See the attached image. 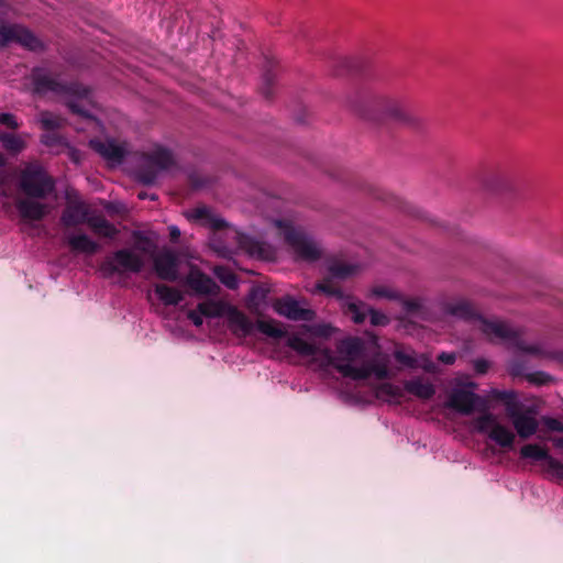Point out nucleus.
<instances>
[{
  "label": "nucleus",
  "instance_id": "f257e3e1",
  "mask_svg": "<svg viewBox=\"0 0 563 563\" xmlns=\"http://www.w3.org/2000/svg\"><path fill=\"white\" fill-rule=\"evenodd\" d=\"M349 104L354 112L366 120H387L411 129H418L421 125V119L409 111L405 102L395 96L356 92L350 98Z\"/></svg>",
  "mask_w": 563,
  "mask_h": 563
},
{
  "label": "nucleus",
  "instance_id": "f03ea898",
  "mask_svg": "<svg viewBox=\"0 0 563 563\" xmlns=\"http://www.w3.org/2000/svg\"><path fill=\"white\" fill-rule=\"evenodd\" d=\"M287 346L301 356H312L321 367L333 366L344 377H349L355 380L367 379L372 375L378 379H385L389 375L387 365L383 363L374 362L361 367H356L350 362H336L335 357L332 355L331 350L321 349L320 346L307 342L298 335L289 336Z\"/></svg>",
  "mask_w": 563,
  "mask_h": 563
},
{
  "label": "nucleus",
  "instance_id": "7ed1b4c3",
  "mask_svg": "<svg viewBox=\"0 0 563 563\" xmlns=\"http://www.w3.org/2000/svg\"><path fill=\"white\" fill-rule=\"evenodd\" d=\"M225 318L228 328L231 331V333L240 339H244L251 335L255 327L261 333L265 334L268 338H287L286 342L288 341L289 336L294 335H288L287 331L282 327V324L275 320H258L256 323H254L244 312L239 310L233 305H230V307L228 308Z\"/></svg>",
  "mask_w": 563,
  "mask_h": 563
},
{
  "label": "nucleus",
  "instance_id": "20e7f679",
  "mask_svg": "<svg viewBox=\"0 0 563 563\" xmlns=\"http://www.w3.org/2000/svg\"><path fill=\"white\" fill-rule=\"evenodd\" d=\"M32 91L37 96H75L79 98L88 97L89 89L79 82L63 81L53 76L52 73L43 67H35L31 73Z\"/></svg>",
  "mask_w": 563,
  "mask_h": 563
},
{
  "label": "nucleus",
  "instance_id": "39448f33",
  "mask_svg": "<svg viewBox=\"0 0 563 563\" xmlns=\"http://www.w3.org/2000/svg\"><path fill=\"white\" fill-rule=\"evenodd\" d=\"M145 266L143 256L131 249H119L108 256L99 265V271L104 278L140 274Z\"/></svg>",
  "mask_w": 563,
  "mask_h": 563
},
{
  "label": "nucleus",
  "instance_id": "423d86ee",
  "mask_svg": "<svg viewBox=\"0 0 563 563\" xmlns=\"http://www.w3.org/2000/svg\"><path fill=\"white\" fill-rule=\"evenodd\" d=\"M174 163V156L169 150L157 147L142 155L135 170V177L143 185H153L159 173L172 167Z\"/></svg>",
  "mask_w": 563,
  "mask_h": 563
},
{
  "label": "nucleus",
  "instance_id": "0eeeda50",
  "mask_svg": "<svg viewBox=\"0 0 563 563\" xmlns=\"http://www.w3.org/2000/svg\"><path fill=\"white\" fill-rule=\"evenodd\" d=\"M21 190L30 199H45L55 191V180L43 168H26L21 174Z\"/></svg>",
  "mask_w": 563,
  "mask_h": 563
},
{
  "label": "nucleus",
  "instance_id": "6e6552de",
  "mask_svg": "<svg viewBox=\"0 0 563 563\" xmlns=\"http://www.w3.org/2000/svg\"><path fill=\"white\" fill-rule=\"evenodd\" d=\"M481 330L487 336L496 338L505 341H509L512 343L519 351L539 355L541 350L537 345H529L523 342L520 335L511 329L507 323L499 320H488L485 318H481Z\"/></svg>",
  "mask_w": 563,
  "mask_h": 563
},
{
  "label": "nucleus",
  "instance_id": "1a4fd4ad",
  "mask_svg": "<svg viewBox=\"0 0 563 563\" xmlns=\"http://www.w3.org/2000/svg\"><path fill=\"white\" fill-rule=\"evenodd\" d=\"M475 428L504 449H512L516 435L507 427L499 423L496 417L487 411L475 419Z\"/></svg>",
  "mask_w": 563,
  "mask_h": 563
},
{
  "label": "nucleus",
  "instance_id": "9d476101",
  "mask_svg": "<svg viewBox=\"0 0 563 563\" xmlns=\"http://www.w3.org/2000/svg\"><path fill=\"white\" fill-rule=\"evenodd\" d=\"M445 406L465 416L472 415L475 410L487 412L486 400L465 388H453Z\"/></svg>",
  "mask_w": 563,
  "mask_h": 563
},
{
  "label": "nucleus",
  "instance_id": "9b49d317",
  "mask_svg": "<svg viewBox=\"0 0 563 563\" xmlns=\"http://www.w3.org/2000/svg\"><path fill=\"white\" fill-rule=\"evenodd\" d=\"M285 241L301 260L313 262L319 260L321 256V253L313 241L309 239L302 231L292 227L286 228Z\"/></svg>",
  "mask_w": 563,
  "mask_h": 563
},
{
  "label": "nucleus",
  "instance_id": "f8f14e48",
  "mask_svg": "<svg viewBox=\"0 0 563 563\" xmlns=\"http://www.w3.org/2000/svg\"><path fill=\"white\" fill-rule=\"evenodd\" d=\"M356 267L345 263H332L329 268V276L317 285V288L339 299L344 298L343 290L334 283V279L343 280L355 273Z\"/></svg>",
  "mask_w": 563,
  "mask_h": 563
},
{
  "label": "nucleus",
  "instance_id": "ddd939ff",
  "mask_svg": "<svg viewBox=\"0 0 563 563\" xmlns=\"http://www.w3.org/2000/svg\"><path fill=\"white\" fill-rule=\"evenodd\" d=\"M179 258L172 250H164L153 260V267L157 277L165 282H177L179 278Z\"/></svg>",
  "mask_w": 563,
  "mask_h": 563
},
{
  "label": "nucleus",
  "instance_id": "4468645a",
  "mask_svg": "<svg viewBox=\"0 0 563 563\" xmlns=\"http://www.w3.org/2000/svg\"><path fill=\"white\" fill-rule=\"evenodd\" d=\"M507 417L521 439H529L538 431L539 422L530 408H525V406L517 410L509 408Z\"/></svg>",
  "mask_w": 563,
  "mask_h": 563
},
{
  "label": "nucleus",
  "instance_id": "2eb2a0df",
  "mask_svg": "<svg viewBox=\"0 0 563 563\" xmlns=\"http://www.w3.org/2000/svg\"><path fill=\"white\" fill-rule=\"evenodd\" d=\"M274 310L279 316L294 321H312L316 318L312 309L300 307L299 302L289 296L277 299Z\"/></svg>",
  "mask_w": 563,
  "mask_h": 563
},
{
  "label": "nucleus",
  "instance_id": "dca6fc26",
  "mask_svg": "<svg viewBox=\"0 0 563 563\" xmlns=\"http://www.w3.org/2000/svg\"><path fill=\"white\" fill-rule=\"evenodd\" d=\"M346 306L352 320L357 324L363 323L367 314L369 316L372 325L380 327L386 325L389 322L386 314L373 308H367L364 302L347 301Z\"/></svg>",
  "mask_w": 563,
  "mask_h": 563
},
{
  "label": "nucleus",
  "instance_id": "f3484780",
  "mask_svg": "<svg viewBox=\"0 0 563 563\" xmlns=\"http://www.w3.org/2000/svg\"><path fill=\"white\" fill-rule=\"evenodd\" d=\"M186 283L195 294L199 296H216L220 291L218 284L207 274L199 269H191Z\"/></svg>",
  "mask_w": 563,
  "mask_h": 563
},
{
  "label": "nucleus",
  "instance_id": "a211bd4d",
  "mask_svg": "<svg viewBox=\"0 0 563 563\" xmlns=\"http://www.w3.org/2000/svg\"><path fill=\"white\" fill-rule=\"evenodd\" d=\"M90 147L98 153L104 159L120 164L123 162L126 151L125 148L118 144L114 140H90Z\"/></svg>",
  "mask_w": 563,
  "mask_h": 563
},
{
  "label": "nucleus",
  "instance_id": "6ab92c4d",
  "mask_svg": "<svg viewBox=\"0 0 563 563\" xmlns=\"http://www.w3.org/2000/svg\"><path fill=\"white\" fill-rule=\"evenodd\" d=\"M15 208L21 219L27 222L41 221L48 213V206L46 203L30 198L16 200Z\"/></svg>",
  "mask_w": 563,
  "mask_h": 563
},
{
  "label": "nucleus",
  "instance_id": "aec40b11",
  "mask_svg": "<svg viewBox=\"0 0 563 563\" xmlns=\"http://www.w3.org/2000/svg\"><path fill=\"white\" fill-rule=\"evenodd\" d=\"M88 209L86 205L78 201H69L62 214V222L65 227H75L80 223H87Z\"/></svg>",
  "mask_w": 563,
  "mask_h": 563
},
{
  "label": "nucleus",
  "instance_id": "412c9836",
  "mask_svg": "<svg viewBox=\"0 0 563 563\" xmlns=\"http://www.w3.org/2000/svg\"><path fill=\"white\" fill-rule=\"evenodd\" d=\"M277 63L274 58L266 57L265 64L263 66V75H262V84L260 87V91L262 96L271 100L274 96V86H275V79H276V68Z\"/></svg>",
  "mask_w": 563,
  "mask_h": 563
},
{
  "label": "nucleus",
  "instance_id": "4be33fe9",
  "mask_svg": "<svg viewBox=\"0 0 563 563\" xmlns=\"http://www.w3.org/2000/svg\"><path fill=\"white\" fill-rule=\"evenodd\" d=\"M87 225L98 236L115 239L119 230L108 221L103 216H92L87 219Z\"/></svg>",
  "mask_w": 563,
  "mask_h": 563
},
{
  "label": "nucleus",
  "instance_id": "5701e85b",
  "mask_svg": "<svg viewBox=\"0 0 563 563\" xmlns=\"http://www.w3.org/2000/svg\"><path fill=\"white\" fill-rule=\"evenodd\" d=\"M67 244L71 251L89 255L96 254L100 250L99 244L87 234L70 235L67 238Z\"/></svg>",
  "mask_w": 563,
  "mask_h": 563
},
{
  "label": "nucleus",
  "instance_id": "b1692460",
  "mask_svg": "<svg viewBox=\"0 0 563 563\" xmlns=\"http://www.w3.org/2000/svg\"><path fill=\"white\" fill-rule=\"evenodd\" d=\"M405 390L423 400L431 399L435 394L434 386L420 378L407 380L405 383Z\"/></svg>",
  "mask_w": 563,
  "mask_h": 563
},
{
  "label": "nucleus",
  "instance_id": "393cba45",
  "mask_svg": "<svg viewBox=\"0 0 563 563\" xmlns=\"http://www.w3.org/2000/svg\"><path fill=\"white\" fill-rule=\"evenodd\" d=\"M154 291L165 306H177L184 300V295L180 290L165 284H156Z\"/></svg>",
  "mask_w": 563,
  "mask_h": 563
},
{
  "label": "nucleus",
  "instance_id": "a878e982",
  "mask_svg": "<svg viewBox=\"0 0 563 563\" xmlns=\"http://www.w3.org/2000/svg\"><path fill=\"white\" fill-rule=\"evenodd\" d=\"M230 303L224 301L207 300L197 305L198 311L206 318L225 317Z\"/></svg>",
  "mask_w": 563,
  "mask_h": 563
},
{
  "label": "nucleus",
  "instance_id": "bb28decb",
  "mask_svg": "<svg viewBox=\"0 0 563 563\" xmlns=\"http://www.w3.org/2000/svg\"><path fill=\"white\" fill-rule=\"evenodd\" d=\"M375 395L383 401H397L404 397V389L391 383H380L375 388Z\"/></svg>",
  "mask_w": 563,
  "mask_h": 563
},
{
  "label": "nucleus",
  "instance_id": "cd10ccee",
  "mask_svg": "<svg viewBox=\"0 0 563 563\" xmlns=\"http://www.w3.org/2000/svg\"><path fill=\"white\" fill-rule=\"evenodd\" d=\"M14 42L21 44L30 51H38L43 48V43L31 31L25 27L18 26Z\"/></svg>",
  "mask_w": 563,
  "mask_h": 563
},
{
  "label": "nucleus",
  "instance_id": "c85d7f7f",
  "mask_svg": "<svg viewBox=\"0 0 563 563\" xmlns=\"http://www.w3.org/2000/svg\"><path fill=\"white\" fill-rule=\"evenodd\" d=\"M490 397L494 400L501 401L505 405L506 416L509 415V408L517 410L519 407H523V405L518 401L517 394L514 390L493 389L490 391Z\"/></svg>",
  "mask_w": 563,
  "mask_h": 563
},
{
  "label": "nucleus",
  "instance_id": "c756f323",
  "mask_svg": "<svg viewBox=\"0 0 563 563\" xmlns=\"http://www.w3.org/2000/svg\"><path fill=\"white\" fill-rule=\"evenodd\" d=\"M520 456L522 459H531L534 461H545L549 464V457H552L547 449L538 444H526L520 449Z\"/></svg>",
  "mask_w": 563,
  "mask_h": 563
},
{
  "label": "nucleus",
  "instance_id": "7c9ffc66",
  "mask_svg": "<svg viewBox=\"0 0 563 563\" xmlns=\"http://www.w3.org/2000/svg\"><path fill=\"white\" fill-rule=\"evenodd\" d=\"M339 351L351 361L361 355L363 345L358 339H347L341 342Z\"/></svg>",
  "mask_w": 563,
  "mask_h": 563
},
{
  "label": "nucleus",
  "instance_id": "2f4dec72",
  "mask_svg": "<svg viewBox=\"0 0 563 563\" xmlns=\"http://www.w3.org/2000/svg\"><path fill=\"white\" fill-rule=\"evenodd\" d=\"M194 218L207 220L210 223V227L217 231L222 230L228 225V223L223 219L213 217L210 213V211L206 208L196 209L194 211Z\"/></svg>",
  "mask_w": 563,
  "mask_h": 563
},
{
  "label": "nucleus",
  "instance_id": "473e14b6",
  "mask_svg": "<svg viewBox=\"0 0 563 563\" xmlns=\"http://www.w3.org/2000/svg\"><path fill=\"white\" fill-rule=\"evenodd\" d=\"M236 238L239 240V244L243 247V249H246L247 252L252 255H257L260 257H263L264 256V245L258 242V241H255L246 235H243V234H240V233H236Z\"/></svg>",
  "mask_w": 563,
  "mask_h": 563
},
{
  "label": "nucleus",
  "instance_id": "72a5a7b5",
  "mask_svg": "<svg viewBox=\"0 0 563 563\" xmlns=\"http://www.w3.org/2000/svg\"><path fill=\"white\" fill-rule=\"evenodd\" d=\"M0 141L3 147L12 153H20L25 146L24 142L19 136L10 133H2Z\"/></svg>",
  "mask_w": 563,
  "mask_h": 563
},
{
  "label": "nucleus",
  "instance_id": "f704fd0d",
  "mask_svg": "<svg viewBox=\"0 0 563 563\" xmlns=\"http://www.w3.org/2000/svg\"><path fill=\"white\" fill-rule=\"evenodd\" d=\"M214 274L220 279V282L229 289L238 288L239 280H238L236 275L233 272H231L222 266H217L214 268Z\"/></svg>",
  "mask_w": 563,
  "mask_h": 563
},
{
  "label": "nucleus",
  "instance_id": "c9c22d12",
  "mask_svg": "<svg viewBox=\"0 0 563 563\" xmlns=\"http://www.w3.org/2000/svg\"><path fill=\"white\" fill-rule=\"evenodd\" d=\"M41 125L46 131H55L63 125V120L48 111L41 113Z\"/></svg>",
  "mask_w": 563,
  "mask_h": 563
},
{
  "label": "nucleus",
  "instance_id": "e433bc0d",
  "mask_svg": "<svg viewBox=\"0 0 563 563\" xmlns=\"http://www.w3.org/2000/svg\"><path fill=\"white\" fill-rule=\"evenodd\" d=\"M450 312L453 316H459L464 319H472L475 314L473 307L466 301H461L451 305Z\"/></svg>",
  "mask_w": 563,
  "mask_h": 563
},
{
  "label": "nucleus",
  "instance_id": "4c0bfd02",
  "mask_svg": "<svg viewBox=\"0 0 563 563\" xmlns=\"http://www.w3.org/2000/svg\"><path fill=\"white\" fill-rule=\"evenodd\" d=\"M525 378L536 386H545L553 382V377L542 371L528 373L525 375Z\"/></svg>",
  "mask_w": 563,
  "mask_h": 563
},
{
  "label": "nucleus",
  "instance_id": "58836bf2",
  "mask_svg": "<svg viewBox=\"0 0 563 563\" xmlns=\"http://www.w3.org/2000/svg\"><path fill=\"white\" fill-rule=\"evenodd\" d=\"M18 26L0 25V46L14 42Z\"/></svg>",
  "mask_w": 563,
  "mask_h": 563
},
{
  "label": "nucleus",
  "instance_id": "ea45409f",
  "mask_svg": "<svg viewBox=\"0 0 563 563\" xmlns=\"http://www.w3.org/2000/svg\"><path fill=\"white\" fill-rule=\"evenodd\" d=\"M394 357L398 363H400L404 366H407L410 368H413L417 366V360L415 358V356L406 353L402 350H398V349L395 350Z\"/></svg>",
  "mask_w": 563,
  "mask_h": 563
},
{
  "label": "nucleus",
  "instance_id": "a19ab883",
  "mask_svg": "<svg viewBox=\"0 0 563 563\" xmlns=\"http://www.w3.org/2000/svg\"><path fill=\"white\" fill-rule=\"evenodd\" d=\"M548 471L555 476L558 479L563 481V463L555 460L554 457H549Z\"/></svg>",
  "mask_w": 563,
  "mask_h": 563
},
{
  "label": "nucleus",
  "instance_id": "79ce46f5",
  "mask_svg": "<svg viewBox=\"0 0 563 563\" xmlns=\"http://www.w3.org/2000/svg\"><path fill=\"white\" fill-rule=\"evenodd\" d=\"M48 132L49 133L42 135V139H41L42 143H44L47 146H58L64 143V139L59 134H57L53 131H48Z\"/></svg>",
  "mask_w": 563,
  "mask_h": 563
},
{
  "label": "nucleus",
  "instance_id": "37998d69",
  "mask_svg": "<svg viewBox=\"0 0 563 563\" xmlns=\"http://www.w3.org/2000/svg\"><path fill=\"white\" fill-rule=\"evenodd\" d=\"M0 124L12 130H16L20 126L16 122V118L12 113L8 112L0 113Z\"/></svg>",
  "mask_w": 563,
  "mask_h": 563
},
{
  "label": "nucleus",
  "instance_id": "c03bdc74",
  "mask_svg": "<svg viewBox=\"0 0 563 563\" xmlns=\"http://www.w3.org/2000/svg\"><path fill=\"white\" fill-rule=\"evenodd\" d=\"M67 106L73 113L84 118L92 119V115H90L89 112L85 110L77 101H69Z\"/></svg>",
  "mask_w": 563,
  "mask_h": 563
},
{
  "label": "nucleus",
  "instance_id": "a18cd8bd",
  "mask_svg": "<svg viewBox=\"0 0 563 563\" xmlns=\"http://www.w3.org/2000/svg\"><path fill=\"white\" fill-rule=\"evenodd\" d=\"M202 317L203 316L198 311V309L189 310L187 312V318L198 328L201 327L203 323Z\"/></svg>",
  "mask_w": 563,
  "mask_h": 563
},
{
  "label": "nucleus",
  "instance_id": "49530a36",
  "mask_svg": "<svg viewBox=\"0 0 563 563\" xmlns=\"http://www.w3.org/2000/svg\"><path fill=\"white\" fill-rule=\"evenodd\" d=\"M373 295H375L376 297L388 298V299L396 298L395 292H393L391 290L384 288V287L374 288Z\"/></svg>",
  "mask_w": 563,
  "mask_h": 563
},
{
  "label": "nucleus",
  "instance_id": "de8ad7c7",
  "mask_svg": "<svg viewBox=\"0 0 563 563\" xmlns=\"http://www.w3.org/2000/svg\"><path fill=\"white\" fill-rule=\"evenodd\" d=\"M545 424L552 431L563 432V422L555 418H548Z\"/></svg>",
  "mask_w": 563,
  "mask_h": 563
},
{
  "label": "nucleus",
  "instance_id": "09e8293b",
  "mask_svg": "<svg viewBox=\"0 0 563 563\" xmlns=\"http://www.w3.org/2000/svg\"><path fill=\"white\" fill-rule=\"evenodd\" d=\"M455 353L442 352L438 355V361L446 365H452L455 362Z\"/></svg>",
  "mask_w": 563,
  "mask_h": 563
},
{
  "label": "nucleus",
  "instance_id": "8fccbe9b",
  "mask_svg": "<svg viewBox=\"0 0 563 563\" xmlns=\"http://www.w3.org/2000/svg\"><path fill=\"white\" fill-rule=\"evenodd\" d=\"M489 368V363L486 360H476L474 362V369L477 374H485Z\"/></svg>",
  "mask_w": 563,
  "mask_h": 563
},
{
  "label": "nucleus",
  "instance_id": "3c124183",
  "mask_svg": "<svg viewBox=\"0 0 563 563\" xmlns=\"http://www.w3.org/2000/svg\"><path fill=\"white\" fill-rule=\"evenodd\" d=\"M212 245H213L214 251L222 257H229L231 255V250L228 246L222 245V244L218 243L217 241H213Z\"/></svg>",
  "mask_w": 563,
  "mask_h": 563
},
{
  "label": "nucleus",
  "instance_id": "603ef678",
  "mask_svg": "<svg viewBox=\"0 0 563 563\" xmlns=\"http://www.w3.org/2000/svg\"><path fill=\"white\" fill-rule=\"evenodd\" d=\"M250 298L252 301L263 300L265 298V290L260 287H253L250 292Z\"/></svg>",
  "mask_w": 563,
  "mask_h": 563
},
{
  "label": "nucleus",
  "instance_id": "864d4df0",
  "mask_svg": "<svg viewBox=\"0 0 563 563\" xmlns=\"http://www.w3.org/2000/svg\"><path fill=\"white\" fill-rule=\"evenodd\" d=\"M509 372L512 376H525L523 374V365L519 362H512L509 367Z\"/></svg>",
  "mask_w": 563,
  "mask_h": 563
},
{
  "label": "nucleus",
  "instance_id": "5fc2aeb1",
  "mask_svg": "<svg viewBox=\"0 0 563 563\" xmlns=\"http://www.w3.org/2000/svg\"><path fill=\"white\" fill-rule=\"evenodd\" d=\"M405 309L407 312H417L420 309V303L416 300H407L405 301Z\"/></svg>",
  "mask_w": 563,
  "mask_h": 563
},
{
  "label": "nucleus",
  "instance_id": "6e6d98bb",
  "mask_svg": "<svg viewBox=\"0 0 563 563\" xmlns=\"http://www.w3.org/2000/svg\"><path fill=\"white\" fill-rule=\"evenodd\" d=\"M68 156H69L70 161L76 163V164H79L80 161H81V153H80V151H78V150H76L74 147H69Z\"/></svg>",
  "mask_w": 563,
  "mask_h": 563
},
{
  "label": "nucleus",
  "instance_id": "4d7b16f0",
  "mask_svg": "<svg viewBox=\"0 0 563 563\" xmlns=\"http://www.w3.org/2000/svg\"><path fill=\"white\" fill-rule=\"evenodd\" d=\"M168 230H169V239H170V241L174 242V243L177 242L179 236H180V230L178 229V227L170 225L168 228Z\"/></svg>",
  "mask_w": 563,
  "mask_h": 563
},
{
  "label": "nucleus",
  "instance_id": "13d9d810",
  "mask_svg": "<svg viewBox=\"0 0 563 563\" xmlns=\"http://www.w3.org/2000/svg\"><path fill=\"white\" fill-rule=\"evenodd\" d=\"M134 239L143 244H151V241L147 236H145L143 233L135 231L133 233Z\"/></svg>",
  "mask_w": 563,
  "mask_h": 563
},
{
  "label": "nucleus",
  "instance_id": "bf43d9fd",
  "mask_svg": "<svg viewBox=\"0 0 563 563\" xmlns=\"http://www.w3.org/2000/svg\"><path fill=\"white\" fill-rule=\"evenodd\" d=\"M368 192L376 199H385L384 194L378 188L369 186Z\"/></svg>",
  "mask_w": 563,
  "mask_h": 563
},
{
  "label": "nucleus",
  "instance_id": "052dcab7",
  "mask_svg": "<svg viewBox=\"0 0 563 563\" xmlns=\"http://www.w3.org/2000/svg\"><path fill=\"white\" fill-rule=\"evenodd\" d=\"M330 330H331V327L324 325V327H320L318 329L317 333L321 334V335H329L330 334Z\"/></svg>",
  "mask_w": 563,
  "mask_h": 563
},
{
  "label": "nucleus",
  "instance_id": "680f3d73",
  "mask_svg": "<svg viewBox=\"0 0 563 563\" xmlns=\"http://www.w3.org/2000/svg\"><path fill=\"white\" fill-rule=\"evenodd\" d=\"M553 444H554L555 448L563 450V438L554 439L553 440Z\"/></svg>",
  "mask_w": 563,
  "mask_h": 563
},
{
  "label": "nucleus",
  "instance_id": "e2e57ef3",
  "mask_svg": "<svg viewBox=\"0 0 563 563\" xmlns=\"http://www.w3.org/2000/svg\"><path fill=\"white\" fill-rule=\"evenodd\" d=\"M5 2L4 0H0V15L4 12Z\"/></svg>",
  "mask_w": 563,
  "mask_h": 563
},
{
  "label": "nucleus",
  "instance_id": "0e129e2a",
  "mask_svg": "<svg viewBox=\"0 0 563 563\" xmlns=\"http://www.w3.org/2000/svg\"><path fill=\"white\" fill-rule=\"evenodd\" d=\"M191 183L195 187H200L201 185L196 180V178L191 177Z\"/></svg>",
  "mask_w": 563,
  "mask_h": 563
},
{
  "label": "nucleus",
  "instance_id": "69168bd1",
  "mask_svg": "<svg viewBox=\"0 0 563 563\" xmlns=\"http://www.w3.org/2000/svg\"><path fill=\"white\" fill-rule=\"evenodd\" d=\"M139 198L140 199H145L146 198V194L145 192H140L139 194Z\"/></svg>",
  "mask_w": 563,
  "mask_h": 563
},
{
  "label": "nucleus",
  "instance_id": "338daca9",
  "mask_svg": "<svg viewBox=\"0 0 563 563\" xmlns=\"http://www.w3.org/2000/svg\"><path fill=\"white\" fill-rule=\"evenodd\" d=\"M140 250H141L142 252H144V253L147 251V250H146V247H144V246L140 247Z\"/></svg>",
  "mask_w": 563,
  "mask_h": 563
}]
</instances>
